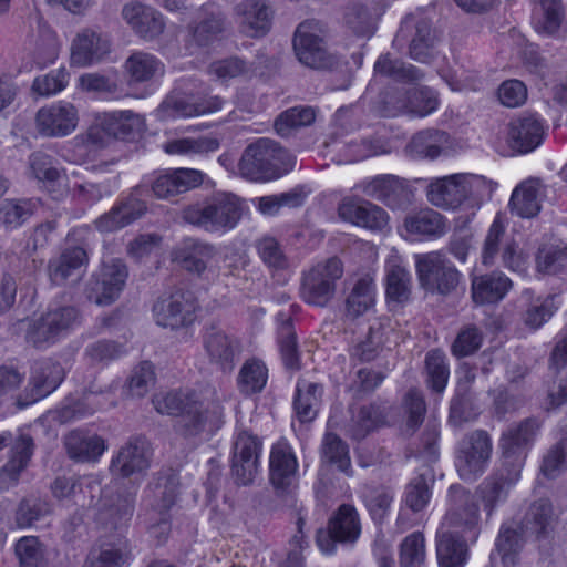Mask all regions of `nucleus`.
Returning <instances> with one entry per match:
<instances>
[{
  "instance_id": "22",
  "label": "nucleus",
  "mask_w": 567,
  "mask_h": 567,
  "mask_svg": "<svg viewBox=\"0 0 567 567\" xmlns=\"http://www.w3.org/2000/svg\"><path fill=\"white\" fill-rule=\"evenodd\" d=\"M299 464L291 445L280 440L271 446L269 456V476L274 487L286 492L297 482Z\"/></svg>"
},
{
  "instance_id": "5",
  "label": "nucleus",
  "mask_w": 567,
  "mask_h": 567,
  "mask_svg": "<svg viewBox=\"0 0 567 567\" xmlns=\"http://www.w3.org/2000/svg\"><path fill=\"white\" fill-rule=\"evenodd\" d=\"M292 155L276 142L260 138L245 150L239 171L243 176L257 181L282 168L287 169L292 165Z\"/></svg>"
},
{
  "instance_id": "60",
  "label": "nucleus",
  "mask_w": 567,
  "mask_h": 567,
  "mask_svg": "<svg viewBox=\"0 0 567 567\" xmlns=\"http://www.w3.org/2000/svg\"><path fill=\"white\" fill-rule=\"evenodd\" d=\"M385 272L388 297L399 302L406 299L410 290V275L406 269L396 259H391L385 265Z\"/></svg>"
},
{
  "instance_id": "30",
  "label": "nucleus",
  "mask_w": 567,
  "mask_h": 567,
  "mask_svg": "<svg viewBox=\"0 0 567 567\" xmlns=\"http://www.w3.org/2000/svg\"><path fill=\"white\" fill-rule=\"evenodd\" d=\"M122 17L137 35L146 40L155 39L165 28L163 14L141 2L126 3L122 9Z\"/></svg>"
},
{
  "instance_id": "64",
  "label": "nucleus",
  "mask_w": 567,
  "mask_h": 567,
  "mask_svg": "<svg viewBox=\"0 0 567 567\" xmlns=\"http://www.w3.org/2000/svg\"><path fill=\"white\" fill-rule=\"evenodd\" d=\"M374 70L379 74L399 81H417L423 78V73L414 65L406 64L398 59L392 60L388 55H382L377 60Z\"/></svg>"
},
{
  "instance_id": "36",
  "label": "nucleus",
  "mask_w": 567,
  "mask_h": 567,
  "mask_svg": "<svg viewBox=\"0 0 567 567\" xmlns=\"http://www.w3.org/2000/svg\"><path fill=\"white\" fill-rule=\"evenodd\" d=\"M145 212L146 205L143 202L136 198H128L97 218L95 227L101 233H113L128 226Z\"/></svg>"
},
{
  "instance_id": "58",
  "label": "nucleus",
  "mask_w": 567,
  "mask_h": 567,
  "mask_svg": "<svg viewBox=\"0 0 567 567\" xmlns=\"http://www.w3.org/2000/svg\"><path fill=\"white\" fill-rule=\"evenodd\" d=\"M361 497L374 522H382L389 514L394 494L384 486H365Z\"/></svg>"
},
{
  "instance_id": "46",
  "label": "nucleus",
  "mask_w": 567,
  "mask_h": 567,
  "mask_svg": "<svg viewBox=\"0 0 567 567\" xmlns=\"http://www.w3.org/2000/svg\"><path fill=\"white\" fill-rule=\"evenodd\" d=\"M214 255V246L195 239H187L176 251L175 258L187 271L202 275Z\"/></svg>"
},
{
  "instance_id": "62",
  "label": "nucleus",
  "mask_w": 567,
  "mask_h": 567,
  "mask_svg": "<svg viewBox=\"0 0 567 567\" xmlns=\"http://www.w3.org/2000/svg\"><path fill=\"white\" fill-rule=\"evenodd\" d=\"M425 368L427 385L436 393H442L447 384L450 371L443 351L432 350L426 354Z\"/></svg>"
},
{
  "instance_id": "16",
  "label": "nucleus",
  "mask_w": 567,
  "mask_h": 567,
  "mask_svg": "<svg viewBox=\"0 0 567 567\" xmlns=\"http://www.w3.org/2000/svg\"><path fill=\"white\" fill-rule=\"evenodd\" d=\"M492 443L485 431H475L466 436L460 445L456 467L465 481H473L481 475L491 457Z\"/></svg>"
},
{
  "instance_id": "6",
  "label": "nucleus",
  "mask_w": 567,
  "mask_h": 567,
  "mask_svg": "<svg viewBox=\"0 0 567 567\" xmlns=\"http://www.w3.org/2000/svg\"><path fill=\"white\" fill-rule=\"evenodd\" d=\"M343 276V264L337 257L317 262L305 272L301 298L309 305L327 306L336 295L337 282Z\"/></svg>"
},
{
  "instance_id": "61",
  "label": "nucleus",
  "mask_w": 567,
  "mask_h": 567,
  "mask_svg": "<svg viewBox=\"0 0 567 567\" xmlns=\"http://www.w3.org/2000/svg\"><path fill=\"white\" fill-rule=\"evenodd\" d=\"M537 269L548 275L567 276V244L542 249L537 256Z\"/></svg>"
},
{
  "instance_id": "3",
  "label": "nucleus",
  "mask_w": 567,
  "mask_h": 567,
  "mask_svg": "<svg viewBox=\"0 0 567 567\" xmlns=\"http://www.w3.org/2000/svg\"><path fill=\"white\" fill-rule=\"evenodd\" d=\"M241 200L231 193H216L203 204L184 210V219L208 233L224 234L236 227L241 218Z\"/></svg>"
},
{
  "instance_id": "26",
  "label": "nucleus",
  "mask_w": 567,
  "mask_h": 567,
  "mask_svg": "<svg viewBox=\"0 0 567 567\" xmlns=\"http://www.w3.org/2000/svg\"><path fill=\"white\" fill-rule=\"evenodd\" d=\"M239 30L247 37L265 35L271 27L272 10L266 0H243L235 7Z\"/></svg>"
},
{
  "instance_id": "18",
  "label": "nucleus",
  "mask_w": 567,
  "mask_h": 567,
  "mask_svg": "<svg viewBox=\"0 0 567 567\" xmlns=\"http://www.w3.org/2000/svg\"><path fill=\"white\" fill-rule=\"evenodd\" d=\"M144 127L142 115L131 111H112L101 114L97 124L90 128L87 136L92 143L103 145L104 141L100 136L101 131L115 138H127L135 133H140Z\"/></svg>"
},
{
  "instance_id": "29",
  "label": "nucleus",
  "mask_w": 567,
  "mask_h": 567,
  "mask_svg": "<svg viewBox=\"0 0 567 567\" xmlns=\"http://www.w3.org/2000/svg\"><path fill=\"white\" fill-rule=\"evenodd\" d=\"M338 214L342 220L371 230H382L389 223L388 213L370 202L344 199Z\"/></svg>"
},
{
  "instance_id": "63",
  "label": "nucleus",
  "mask_w": 567,
  "mask_h": 567,
  "mask_svg": "<svg viewBox=\"0 0 567 567\" xmlns=\"http://www.w3.org/2000/svg\"><path fill=\"white\" fill-rule=\"evenodd\" d=\"M315 117V111L309 106L291 107L277 117L275 128L279 135L288 136L293 130L310 125Z\"/></svg>"
},
{
  "instance_id": "43",
  "label": "nucleus",
  "mask_w": 567,
  "mask_h": 567,
  "mask_svg": "<svg viewBox=\"0 0 567 567\" xmlns=\"http://www.w3.org/2000/svg\"><path fill=\"white\" fill-rule=\"evenodd\" d=\"M389 406L383 402L362 405L352 416L349 433L354 440H362L386 422Z\"/></svg>"
},
{
  "instance_id": "39",
  "label": "nucleus",
  "mask_w": 567,
  "mask_h": 567,
  "mask_svg": "<svg viewBox=\"0 0 567 567\" xmlns=\"http://www.w3.org/2000/svg\"><path fill=\"white\" fill-rule=\"evenodd\" d=\"M556 523L557 514L554 512L551 503L540 498L528 507L522 528L536 538H546L554 532Z\"/></svg>"
},
{
  "instance_id": "35",
  "label": "nucleus",
  "mask_w": 567,
  "mask_h": 567,
  "mask_svg": "<svg viewBox=\"0 0 567 567\" xmlns=\"http://www.w3.org/2000/svg\"><path fill=\"white\" fill-rule=\"evenodd\" d=\"M467 542L460 535H454V530L439 529L436 533L439 567H464L468 559Z\"/></svg>"
},
{
  "instance_id": "47",
  "label": "nucleus",
  "mask_w": 567,
  "mask_h": 567,
  "mask_svg": "<svg viewBox=\"0 0 567 567\" xmlns=\"http://www.w3.org/2000/svg\"><path fill=\"white\" fill-rule=\"evenodd\" d=\"M374 281L369 276L361 277L355 281L346 299V317L350 320H354L370 311L374 307Z\"/></svg>"
},
{
  "instance_id": "10",
  "label": "nucleus",
  "mask_w": 567,
  "mask_h": 567,
  "mask_svg": "<svg viewBox=\"0 0 567 567\" xmlns=\"http://www.w3.org/2000/svg\"><path fill=\"white\" fill-rule=\"evenodd\" d=\"M80 121V109L76 104L68 100H58L35 112L34 127L42 137L62 138L73 134Z\"/></svg>"
},
{
  "instance_id": "32",
  "label": "nucleus",
  "mask_w": 567,
  "mask_h": 567,
  "mask_svg": "<svg viewBox=\"0 0 567 567\" xmlns=\"http://www.w3.org/2000/svg\"><path fill=\"white\" fill-rule=\"evenodd\" d=\"M544 126L535 115L517 117L508 124L507 142L519 153L534 151L543 141Z\"/></svg>"
},
{
  "instance_id": "41",
  "label": "nucleus",
  "mask_w": 567,
  "mask_h": 567,
  "mask_svg": "<svg viewBox=\"0 0 567 567\" xmlns=\"http://www.w3.org/2000/svg\"><path fill=\"white\" fill-rule=\"evenodd\" d=\"M512 287V281L502 272L473 276L472 298L475 303L485 305L502 300Z\"/></svg>"
},
{
  "instance_id": "20",
  "label": "nucleus",
  "mask_w": 567,
  "mask_h": 567,
  "mask_svg": "<svg viewBox=\"0 0 567 567\" xmlns=\"http://www.w3.org/2000/svg\"><path fill=\"white\" fill-rule=\"evenodd\" d=\"M204 178L199 169L175 168L155 174L146 184L157 198L167 199L200 186Z\"/></svg>"
},
{
  "instance_id": "17",
  "label": "nucleus",
  "mask_w": 567,
  "mask_h": 567,
  "mask_svg": "<svg viewBox=\"0 0 567 567\" xmlns=\"http://www.w3.org/2000/svg\"><path fill=\"white\" fill-rule=\"evenodd\" d=\"M196 302L190 292L176 291L159 298L153 306L155 322L163 328L177 329L194 320Z\"/></svg>"
},
{
  "instance_id": "57",
  "label": "nucleus",
  "mask_w": 567,
  "mask_h": 567,
  "mask_svg": "<svg viewBox=\"0 0 567 567\" xmlns=\"http://www.w3.org/2000/svg\"><path fill=\"white\" fill-rule=\"evenodd\" d=\"M69 83L70 72L66 68L60 66L35 76L31 84V91L41 97H51L64 91Z\"/></svg>"
},
{
  "instance_id": "2",
  "label": "nucleus",
  "mask_w": 567,
  "mask_h": 567,
  "mask_svg": "<svg viewBox=\"0 0 567 567\" xmlns=\"http://www.w3.org/2000/svg\"><path fill=\"white\" fill-rule=\"evenodd\" d=\"M96 507L95 520L105 532H117L110 543H102L99 548H93L86 556L83 567H128L131 548L122 530L130 520L133 507L127 497L111 495V488L101 489V497L94 504Z\"/></svg>"
},
{
  "instance_id": "4",
  "label": "nucleus",
  "mask_w": 567,
  "mask_h": 567,
  "mask_svg": "<svg viewBox=\"0 0 567 567\" xmlns=\"http://www.w3.org/2000/svg\"><path fill=\"white\" fill-rule=\"evenodd\" d=\"M542 423L536 417H528L511 424L501 435L498 446L502 452V465L512 471L514 481L520 477L522 468Z\"/></svg>"
},
{
  "instance_id": "53",
  "label": "nucleus",
  "mask_w": 567,
  "mask_h": 567,
  "mask_svg": "<svg viewBox=\"0 0 567 567\" xmlns=\"http://www.w3.org/2000/svg\"><path fill=\"white\" fill-rule=\"evenodd\" d=\"M219 143L214 137H183L166 142L163 150L168 155L195 156L217 151Z\"/></svg>"
},
{
  "instance_id": "9",
  "label": "nucleus",
  "mask_w": 567,
  "mask_h": 567,
  "mask_svg": "<svg viewBox=\"0 0 567 567\" xmlns=\"http://www.w3.org/2000/svg\"><path fill=\"white\" fill-rule=\"evenodd\" d=\"M483 183L481 176L466 173L437 177L432 179L427 186V199L439 208L455 209L474 195L483 186Z\"/></svg>"
},
{
  "instance_id": "54",
  "label": "nucleus",
  "mask_w": 567,
  "mask_h": 567,
  "mask_svg": "<svg viewBox=\"0 0 567 567\" xmlns=\"http://www.w3.org/2000/svg\"><path fill=\"white\" fill-rule=\"evenodd\" d=\"M306 195L301 189L258 197L254 200L257 210L265 216H276L285 207L296 208L305 203Z\"/></svg>"
},
{
  "instance_id": "56",
  "label": "nucleus",
  "mask_w": 567,
  "mask_h": 567,
  "mask_svg": "<svg viewBox=\"0 0 567 567\" xmlns=\"http://www.w3.org/2000/svg\"><path fill=\"white\" fill-rule=\"evenodd\" d=\"M267 379L268 370L264 362L257 359L247 360L238 374V389L245 395L258 393L265 388Z\"/></svg>"
},
{
  "instance_id": "15",
  "label": "nucleus",
  "mask_w": 567,
  "mask_h": 567,
  "mask_svg": "<svg viewBox=\"0 0 567 567\" xmlns=\"http://www.w3.org/2000/svg\"><path fill=\"white\" fill-rule=\"evenodd\" d=\"M261 450L262 442L257 435L246 430L238 432L231 460V473L237 484H251L259 474Z\"/></svg>"
},
{
  "instance_id": "23",
  "label": "nucleus",
  "mask_w": 567,
  "mask_h": 567,
  "mask_svg": "<svg viewBox=\"0 0 567 567\" xmlns=\"http://www.w3.org/2000/svg\"><path fill=\"white\" fill-rule=\"evenodd\" d=\"M385 104L389 105V114L392 116L399 113H409L424 117L435 112L440 102L436 92L432 89L415 86L402 94L389 95Z\"/></svg>"
},
{
  "instance_id": "37",
  "label": "nucleus",
  "mask_w": 567,
  "mask_h": 567,
  "mask_svg": "<svg viewBox=\"0 0 567 567\" xmlns=\"http://www.w3.org/2000/svg\"><path fill=\"white\" fill-rule=\"evenodd\" d=\"M402 229L412 239L437 238L446 231L443 216L433 209L406 216Z\"/></svg>"
},
{
  "instance_id": "33",
  "label": "nucleus",
  "mask_w": 567,
  "mask_h": 567,
  "mask_svg": "<svg viewBox=\"0 0 567 567\" xmlns=\"http://www.w3.org/2000/svg\"><path fill=\"white\" fill-rule=\"evenodd\" d=\"M224 31V18L219 10L213 6H204L197 14V22L190 28L189 50L204 48L218 39Z\"/></svg>"
},
{
  "instance_id": "27",
  "label": "nucleus",
  "mask_w": 567,
  "mask_h": 567,
  "mask_svg": "<svg viewBox=\"0 0 567 567\" xmlns=\"http://www.w3.org/2000/svg\"><path fill=\"white\" fill-rule=\"evenodd\" d=\"M359 188L364 195L382 202L392 209L402 207L410 199L408 186L393 175H379L363 181Z\"/></svg>"
},
{
  "instance_id": "13",
  "label": "nucleus",
  "mask_w": 567,
  "mask_h": 567,
  "mask_svg": "<svg viewBox=\"0 0 567 567\" xmlns=\"http://www.w3.org/2000/svg\"><path fill=\"white\" fill-rule=\"evenodd\" d=\"M324 29L319 21L301 22L293 38V50L300 63L312 69H323L331 64L324 43Z\"/></svg>"
},
{
  "instance_id": "8",
  "label": "nucleus",
  "mask_w": 567,
  "mask_h": 567,
  "mask_svg": "<svg viewBox=\"0 0 567 567\" xmlns=\"http://www.w3.org/2000/svg\"><path fill=\"white\" fill-rule=\"evenodd\" d=\"M415 268L421 286L431 293L450 295L462 279V274L440 251L417 255Z\"/></svg>"
},
{
  "instance_id": "21",
  "label": "nucleus",
  "mask_w": 567,
  "mask_h": 567,
  "mask_svg": "<svg viewBox=\"0 0 567 567\" xmlns=\"http://www.w3.org/2000/svg\"><path fill=\"white\" fill-rule=\"evenodd\" d=\"M64 378L62 367L51 360L35 362L31 370L25 400L19 399L20 408L28 406L52 393Z\"/></svg>"
},
{
  "instance_id": "14",
  "label": "nucleus",
  "mask_w": 567,
  "mask_h": 567,
  "mask_svg": "<svg viewBox=\"0 0 567 567\" xmlns=\"http://www.w3.org/2000/svg\"><path fill=\"white\" fill-rule=\"evenodd\" d=\"M360 534L361 522L357 508L350 504H342L330 518L328 532H318L317 544L323 554H332L336 550V543H355Z\"/></svg>"
},
{
  "instance_id": "19",
  "label": "nucleus",
  "mask_w": 567,
  "mask_h": 567,
  "mask_svg": "<svg viewBox=\"0 0 567 567\" xmlns=\"http://www.w3.org/2000/svg\"><path fill=\"white\" fill-rule=\"evenodd\" d=\"M152 493L154 499L148 513L152 522L151 532L157 537L165 536L169 530V511L178 494L177 478L174 475L159 477L152 488Z\"/></svg>"
},
{
  "instance_id": "38",
  "label": "nucleus",
  "mask_w": 567,
  "mask_h": 567,
  "mask_svg": "<svg viewBox=\"0 0 567 567\" xmlns=\"http://www.w3.org/2000/svg\"><path fill=\"white\" fill-rule=\"evenodd\" d=\"M533 4V25L537 33L557 35L565 19L561 0H529Z\"/></svg>"
},
{
  "instance_id": "1",
  "label": "nucleus",
  "mask_w": 567,
  "mask_h": 567,
  "mask_svg": "<svg viewBox=\"0 0 567 567\" xmlns=\"http://www.w3.org/2000/svg\"><path fill=\"white\" fill-rule=\"evenodd\" d=\"M153 405L161 414L181 415L179 431L184 435H195L206 427H219L224 408L215 388L205 386L187 393L166 391L153 396Z\"/></svg>"
},
{
  "instance_id": "25",
  "label": "nucleus",
  "mask_w": 567,
  "mask_h": 567,
  "mask_svg": "<svg viewBox=\"0 0 567 567\" xmlns=\"http://www.w3.org/2000/svg\"><path fill=\"white\" fill-rule=\"evenodd\" d=\"M151 462L150 447L145 440L134 439L123 445L112 457L110 470L114 475L130 477L143 474Z\"/></svg>"
},
{
  "instance_id": "45",
  "label": "nucleus",
  "mask_w": 567,
  "mask_h": 567,
  "mask_svg": "<svg viewBox=\"0 0 567 567\" xmlns=\"http://www.w3.org/2000/svg\"><path fill=\"white\" fill-rule=\"evenodd\" d=\"M89 256L82 247L66 248L49 264V276L53 284L62 285L81 268L86 267Z\"/></svg>"
},
{
  "instance_id": "28",
  "label": "nucleus",
  "mask_w": 567,
  "mask_h": 567,
  "mask_svg": "<svg viewBox=\"0 0 567 567\" xmlns=\"http://www.w3.org/2000/svg\"><path fill=\"white\" fill-rule=\"evenodd\" d=\"M63 444L68 456L78 463H97L109 447L102 436L80 429L69 432Z\"/></svg>"
},
{
  "instance_id": "50",
  "label": "nucleus",
  "mask_w": 567,
  "mask_h": 567,
  "mask_svg": "<svg viewBox=\"0 0 567 567\" xmlns=\"http://www.w3.org/2000/svg\"><path fill=\"white\" fill-rule=\"evenodd\" d=\"M519 529L522 528L515 523L504 524L501 527L492 558L496 559L498 556L504 567H513L517 561L518 553L523 546Z\"/></svg>"
},
{
  "instance_id": "52",
  "label": "nucleus",
  "mask_w": 567,
  "mask_h": 567,
  "mask_svg": "<svg viewBox=\"0 0 567 567\" xmlns=\"http://www.w3.org/2000/svg\"><path fill=\"white\" fill-rule=\"evenodd\" d=\"M131 82H148L164 74V64L153 54L135 52L125 62Z\"/></svg>"
},
{
  "instance_id": "24",
  "label": "nucleus",
  "mask_w": 567,
  "mask_h": 567,
  "mask_svg": "<svg viewBox=\"0 0 567 567\" xmlns=\"http://www.w3.org/2000/svg\"><path fill=\"white\" fill-rule=\"evenodd\" d=\"M203 347L209 361L223 371H231L240 352L239 342L218 327L212 326L203 336Z\"/></svg>"
},
{
  "instance_id": "31",
  "label": "nucleus",
  "mask_w": 567,
  "mask_h": 567,
  "mask_svg": "<svg viewBox=\"0 0 567 567\" xmlns=\"http://www.w3.org/2000/svg\"><path fill=\"white\" fill-rule=\"evenodd\" d=\"M110 52V40L91 29L76 34L71 44V64L89 66L100 62Z\"/></svg>"
},
{
  "instance_id": "7",
  "label": "nucleus",
  "mask_w": 567,
  "mask_h": 567,
  "mask_svg": "<svg viewBox=\"0 0 567 567\" xmlns=\"http://www.w3.org/2000/svg\"><path fill=\"white\" fill-rule=\"evenodd\" d=\"M451 507L446 512L440 529L454 530V535L475 543L478 538L480 511L474 497L462 486L452 485L449 489Z\"/></svg>"
},
{
  "instance_id": "42",
  "label": "nucleus",
  "mask_w": 567,
  "mask_h": 567,
  "mask_svg": "<svg viewBox=\"0 0 567 567\" xmlns=\"http://www.w3.org/2000/svg\"><path fill=\"white\" fill-rule=\"evenodd\" d=\"M411 30H414L410 44L411 58L419 62H427L432 44L430 22L424 18L410 14L403 20L398 37H404Z\"/></svg>"
},
{
  "instance_id": "11",
  "label": "nucleus",
  "mask_w": 567,
  "mask_h": 567,
  "mask_svg": "<svg viewBox=\"0 0 567 567\" xmlns=\"http://www.w3.org/2000/svg\"><path fill=\"white\" fill-rule=\"evenodd\" d=\"M501 254L504 267L512 271L524 272L526 261L518 251L517 244L505 234V226L499 217H496L483 243L481 260L486 267L494 266Z\"/></svg>"
},
{
  "instance_id": "59",
  "label": "nucleus",
  "mask_w": 567,
  "mask_h": 567,
  "mask_svg": "<svg viewBox=\"0 0 567 567\" xmlns=\"http://www.w3.org/2000/svg\"><path fill=\"white\" fill-rule=\"evenodd\" d=\"M426 561L425 538L421 532L408 535L400 544V567H423Z\"/></svg>"
},
{
  "instance_id": "40",
  "label": "nucleus",
  "mask_w": 567,
  "mask_h": 567,
  "mask_svg": "<svg viewBox=\"0 0 567 567\" xmlns=\"http://www.w3.org/2000/svg\"><path fill=\"white\" fill-rule=\"evenodd\" d=\"M544 186L537 178H529L520 183L511 196V207L518 216L532 218L540 210V200Z\"/></svg>"
},
{
  "instance_id": "44",
  "label": "nucleus",
  "mask_w": 567,
  "mask_h": 567,
  "mask_svg": "<svg viewBox=\"0 0 567 567\" xmlns=\"http://www.w3.org/2000/svg\"><path fill=\"white\" fill-rule=\"evenodd\" d=\"M33 454V441L28 435L19 436L9 453V460L0 470V480L7 485L18 482Z\"/></svg>"
},
{
  "instance_id": "49",
  "label": "nucleus",
  "mask_w": 567,
  "mask_h": 567,
  "mask_svg": "<svg viewBox=\"0 0 567 567\" xmlns=\"http://www.w3.org/2000/svg\"><path fill=\"white\" fill-rule=\"evenodd\" d=\"M374 8L368 0H350L343 9V21L353 33L370 37L374 29Z\"/></svg>"
},
{
  "instance_id": "51",
  "label": "nucleus",
  "mask_w": 567,
  "mask_h": 567,
  "mask_svg": "<svg viewBox=\"0 0 567 567\" xmlns=\"http://www.w3.org/2000/svg\"><path fill=\"white\" fill-rule=\"evenodd\" d=\"M322 393L323 388L318 383L298 382L293 408L300 422H310L317 416Z\"/></svg>"
},
{
  "instance_id": "48",
  "label": "nucleus",
  "mask_w": 567,
  "mask_h": 567,
  "mask_svg": "<svg viewBox=\"0 0 567 567\" xmlns=\"http://www.w3.org/2000/svg\"><path fill=\"white\" fill-rule=\"evenodd\" d=\"M256 71L254 62L239 56L217 60L208 68L209 75L221 83H228L231 80H249L256 75Z\"/></svg>"
},
{
  "instance_id": "12",
  "label": "nucleus",
  "mask_w": 567,
  "mask_h": 567,
  "mask_svg": "<svg viewBox=\"0 0 567 567\" xmlns=\"http://www.w3.org/2000/svg\"><path fill=\"white\" fill-rule=\"evenodd\" d=\"M128 270L123 260H104L89 284L87 298L99 305L109 306L117 300L125 287Z\"/></svg>"
},
{
  "instance_id": "55",
  "label": "nucleus",
  "mask_w": 567,
  "mask_h": 567,
  "mask_svg": "<svg viewBox=\"0 0 567 567\" xmlns=\"http://www.w3.org/2000/svg\"><path fill=\"white\" fill-rule=\"evenodd\" d=\"M81 90L92 92L106 100H120L124 96L123 87L115 75L85 73L79 78Z\"/></svg>"
},
{
  "instance_id": "34",
  "label": "nucleus",
  "mask_w": 567,
  "mask_h": 567,
  "mask_svg": "<svg viewBox=\"0 0 567 567\" xmlns=\"http://www.w3.org/2000/svg\"><path fill=\"white\" fill-rule=\"evenodd\" d=\"M486 477L477 487L476 494L482 506L489 517L494 511L506 502L509 488L517 482L512 477V471L505 468Z\"/></svg>"
}]
</instances>
